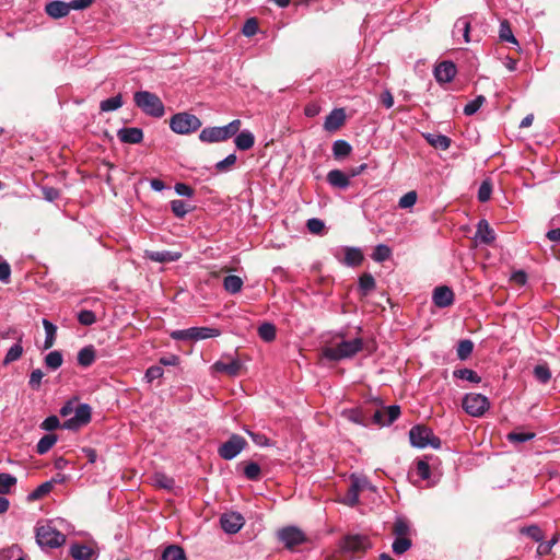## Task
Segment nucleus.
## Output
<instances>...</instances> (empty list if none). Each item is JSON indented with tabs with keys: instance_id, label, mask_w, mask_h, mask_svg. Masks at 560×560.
<instances>
[{
	"instance_id": "nucleus-7",
	"label": "nucleus",
	"mask_w": 560,
	"mask_h": 560,
	"mask_svg": "<svg viewBox=\"0 0 560 560\" xmlns=\"http://www.w3.org/2000/svg\"><path fill=\"white\" fill-rule=\"evenodd\" d=\"M489 407V399L482 394L469 393L463 398V408L471 417L483 416Z\"/></svg>"
},
{
	"instance_id": "nucleus-10",
	"label": "nucleus",
	"mask_w": 560,
	"mask_h": 560,
	"mask_svg": "<svg viewBox=\"0 0 560 560\" xmlns=\"http://www.w3.org/2000/svg\"><path fill=\"white\" fill-rule=\"evenodd\" d=\"M92 409L88 404H79L73 409V416L62 423V428L67 430H78L91 421Z\"/></svg>"
},
{
	"instance_id": "nucleus-18",
	"label": "nucleus",
	"mask_w": 560,
	"mask_h": 560,
	"mask_svg": "<svg viewBox=\"0 0 560 560\" xmlns=\"http://www.w3.org/2000/svg\"><path fill=\"white\" fill-rule=\"evenodd\" d=\"M180 253L171 250H145L144 257L155 262H173L180 258Z\"/></svg>"
},
{
	"instance_id": "nucleus-32",
	"label": "nucleus",
	"mask_w": 560,
	"mask_h": 560,
	"mask_svg": "<svg viewBox=\"0 0 560 560\" xmlns=\"http://www.w3.org/2000/svg\"><path fill=\"white\" fill-rule=\"evenodd\" d=\"M243 280L238 276L230 275L223 280V288L231 294H236L242 290Z\"/></svg>"
},
{
	"instance_id": "nucleus-31",
	"label": "nucleus",
	"mask_w": 560,
	"mask_h": 560,
	"mask_svg": "<svg viewBox=\"0 0 560 560\" xmlns=\"http://www.w3.org/2000/svg\"><path fill=\"white\" fill-rule=\"evenodd\" d=\"M352 151V147L346 140H336L332 143V155L336 160H343L348 155H350Z\"/></svg>"
},
{
	"instance_id": "nucleus-5",
	"label": "nucleus",
	"mask_w": 560,
	"mask_h": 560,
	"mask_svg": "<svg viewBox=\"0 0 560 560\" xmlns=\"http://www.w3.org/2000/svg\"><path fill=\"white\" fill-rule=\"evenodd\" d=\"M409 440L411 445L418 448L431 446L438 450L441 447L440 438L435 436L430 428L420 424L410 429Z\"/></svg>"
},
{
	"instance_id": "nucleus-22",
	"label": "nucleus",
	"mask_w": 560,
	"mask_h": 560,
	"mask_svg": "<svg viewBox=\"0 0 560 560\" xmlns=\"http://www.w3.org/2000/svg\"><path fill=\"white\" fill-rule=\"evenodd\" d=\"M45 12L52 19H61L70 13L68 2L55 0L46 4Z\"/></svg>"
},
{
	"instance_id": "nucleus-62",
	"label": "nucleus",
	"mask_w": 560,
	"mask_h": 560,
	"mask_svg": "<svg viewBox=\"0 0 560 560\" xmlns=\"http://www.w3.org/2000/svg\"><path fill=\"white\" fill-rule=\"evenodd\" d=\"M384 416L386 417L387 425L392 424L394 421L398 419L400 416V407L397 405H392L383 410Z\"/></svg>"
},
{
	"instance_id": "nucleus-57",
	"label": "nucleus",
	"mask_w": 560,
	"mask_h": 560,
	"mask_svg": "<svg viewBox=\"0 0 560 560\" xmlns=\"http://www.w3.org/2000/svg\"><path fill=\"white\" fill-rule=\"evenodd\" d=\"M416 471L421 480H428L430 478V465L425 459H419L416 463Z\"/></svg>"
},
{
	"instance_id": "nucleus-43",
	"label": "nucleus",
	"mask_w": 560,
	"mask_h": 560,
	"mask_svg": "<svg viewBox=\"0 0 560 560\" xmlns=\"http://www.w3.org/2000/svg\"><path fill=\"white\" fill-rule=\"evenodd\" d=\"M154 485L159 488L172 490L175 487L174 478L164 472H155L153 477Z\"/></svg>"
},
{
	"instance_id": "nucleus-47",
	"label": "nucleus",
	"mask_w": 560,
	"mask_h": 560,
	"mask_svg": "<svg viewBox=\"0 0 560 560\" xmlns=\"http://www.w3.org/2000/svg\"><path fill=\"white\" fill-rule=\"evenodd\" d=\"M122 106V97L120 94L106 98L101 102L100 108L102 112H113Z\"/></svg>"
},
{
	"instance_id": "nucleus-56",
	"label": "nucleus",
	"mask_w": 560,
	"mask_h": 560,
	"mask_svg": "<svg viewBox=\"0 0 560 560\" xmlns=\"http://www.w3.org/2000/svg\"><path fill=\"white\" fill-rule=\"evenodd\" d=\"M524 535L532 538L534 541H541L544 539L542 530L537 525H530L522 528Z\"/></svg>"
},
{
	"instance_id": "nucleus-14",
	"label": "nucleus",
	"mask_w": 560,
	"mask_h": 560,
	"mask_svg": "<svg viewBox=\"0 0 560 560\" xmlns=\"http://www.w3.org/2000/svg\"><path fill=\"white\" fill-rule=\"evenodd\" d=\"M432 300L438 307H448L454 303V293L448 287L441 285L434 289Z\"/></svg>"
},
{
	"instance_id": "nucleus-53",
	"label": "nucleus",
	"mask_w": 560,
	"mask_h": 560,
	"mask_svg": "<svg viewBox=\"0 0 560 560\" xmlns=\"http://www.w3.org/2000/svg\"><path fill=\"white\" fill-rule=\"evenodd\" d=\"M52 490V481H46L39 485L30 495L31 500H38Z\"/></svg>"
},
{
	"instance_id": "nucleus-50",
	"label": "nucleus",
	"mask_w": 560,
	"mask_h": 560,
	"mask_svg": "<svg viewBox=\"0 0 560 560\" xmlns=\"http://www.w3.org/2000/svg\"><path fill=\"white\" fill-rule=\"evenodd\" d=\"M16 485V478L7 472H0V494L10 493L11 488Z\"/></svg>"
},
{
	"instance_id": "nucleus-4",
	"label": "nucleus",
	"mask_w": 560,
	"mask_h": 560,
	"mask_svg": "<svg viewBox=\"0 0 560 560\" xmlns=\"http://www.w3.org/2000/svg\"><path fill=\"white\" fill-rule=\"evenodd\" d=\"M201 120L194 114L183 112L173 115L170 119V128L178 135H188L201 127Z\"/></svg>"
},
{
	"instance_id": "nucleus-54",
	"label": "nucleus",
	"mask_w": 560,
	"mask_h": 560,
	"mask_svg": "<svg viewBox=\"0 0 560 560\" xmlns=\"http://www.w3.org/2000/svg\"><path fill=\"white\" fill-rule=\"evenodd\" d=\"M535 438V433L533 432H510L506 439L511 443H524L530 441Z\"/></svg>"
},
{
	"instance_id": "nucleus-19",
	"label": "nucleus",
	"mask_w": 560,
	"mask_h": 560,
	"mask_svg": "<svg viewBox=\"0 0 560 560\" xmlns=\"http://www.w3.org/2000/svg\"><path fill=\"white\" fill-rule=\"evenodd\" d=\"M241 368H242V363L237 359H231L228 362H225L223 360H220V361H217L212 365V369L215 372L224 373V374H228L230 376L238 375V373L241 371Z\"/></svg>"
},
{
	"instance_id": "nucleus-34",
	"label": "nucleus",
	"mask_w": 560,
	"mask_h": 560,
	"mask_svg": "<svg viewBox=\"0 0 560 560\" xmlns=\"http://www.w3.org/2000/svg\"><path fill=\"white\" fill-rule=\"evenodd\" d=\"M22 337L19 338L18 342L14 343L5 353L3 359V365H8L14 361H18L23 354Z\"/></svg>"
},
{
	"instance_id": "nucleus-3",
	"label": "nucleus",
	"mask_w": 560,
	"mask_h": 560,
	"mask_svg": "<svg viewBox=\"0 0 560 560\" xmlns=\"http://www.w3.org/2000/svg\"><path fill=\"white\" fill-rule=\"evenodd\" d=\"M241 120L234 119L222 127H208L199 133V140L205 143H214L225 141L235 136L241 128Z\"/></svg>"
},
{
	"instance_id": "nucleus-28",
	"label": "nucleus",
	"mask_w": 560,
	"mask_h": 560,
	"mask_svg": "<svg viewBox=\"0 0 560 560\" xmlns=\"http://www.w3.org/2000/svg\"><path fill=\"white\" fill-rule=\"evenodd\" d=\"M424 139L429 144L440 150H447L451 147V139L441 133H425Z\"/></svg>"
},
{
	"instance_id": "nucleus-59",
	"label": "nucleus",
	"mask_w": 560,
	"mask_h": 560,
	"mask_svg": "<svg viewBox=\"0 0 560 560\" xmlns=\"http://www.w3.org/2000/svg\"><path fill=\"white\" fill-rule=\"evenodd\" d=\"M244 431L252 438L253 442L257 446H269L270 445V441L265 434L259 433V432H253L247 428H244Z\"/></svg>"
},
{
	"instance_id": "nucleus-60",
	"label": "nucleus",
	"mask_w": 560,
	"mask_h": 560,
	"mask_svg": "<svg viewBox=\"0 0 560 560\" xmlns=\"http://www.w3.org/2000/svg\"><path fill=\"white\" fill-rule=\"evenodd\" d=\"M236 160H237V158L234 153L229 154L225 159H223L222 161H219L215 164V170L218 172H226L236 163Z\"/></svg>"
},
{
	"instance_id": "nucleus-16",
	"label": "nucleus",
	"mask_w": 560,
	"mask_h": 560,
	"mask_svg": "<svg viewBox=\"0 0 560 560\" xmlns=\"http://www.w3.org/2000/svg\"><path fill=\"white\" fill-rule=\"evenodd\" d=\"M346 120V113L343 108H335L326 117L324 121V128L327 131L338 130Z\"/></svg>"
},
{
	"instance_id": "nucleus-1",
	"label": "nucleus",
	"mask_w": 560,
	"mask_h": 560,
	"mask_svg": "<svg viewBox=\"0 0 560 560\" xmlns=\"http://www.w3.org/2000/svg\"><path fill=\"white\" fill-rule=\"evenodd\" d=\"M364 342L362 338H354L351 340L342 339L331 346H326L322 350V354L329 361H342L353 358L357 353L363 350Z\"/></svg>"
},
{
	"instance_id": "nucleus-23",
	"label": "nucleus",
	"mask_w": 560,
	"mask_h": 560,
	"mask_svg": "<svg viewBox=\"0 0 560 560\" xmlns=\"http://www.w3.org/2000/svg\"><path fill=\"white\" fill-rule=\"evenodd\" d=\"M453 37L459 38L463 37L465 43L470 42L469 33H470V21L467 16L459 18L453 27Z\"/></svg>"
},
{
	"instance_id": "nucleus-61",
	"label": "nucleus",
	"mask_w": 560,
	"mask_h": 560,
	"mask_svg": "<svg viewBox=\"0 0 560 560\" xmlns=\"http://www.w3.org/2000/svg\"><path fill=\"white\" fill-rule=\"evenodd\" d=\"M306 228L313 234H320L325 229V223L320 219L312 218L307 220Z\"/></svg>"
},
{
	"instance_id": "nucleus-27",
	"label": "nucleus",
	"mask_w": 560,
	"mask_h": 560,
	"mask_svg": "<svg viewBox=\"0 0 560 560\" xmlns=\"http://www.w3.org/2000/svg\"><path fill=\"white\" fill-rule=\"evenodd\" d=\"M499 39L501 42L510 43V44L514 45L517 49H521L520 44H518L516 37L514 36L511 25L508 20H502L500 22Z\"/></svg>"
},
{
	"instance_id": "nucleus-29",
	"label": "nucleus",
	"mask_w": 560,
	"mask_h": 560,
	"mask_svg": "<svg viewBox=\"0 0 560 560\" xmlns=\"http://www.w3.org/2000/svg\"><path fill=\"white\" fill-rule=\"evenodd\" d=\"M218 328L211 327H191V340H202L220 336Z\"/></svg>"
},
{
	"instance_id": "nucleus-36",
	"label": "nucleus",
	"mask_w": 560,
	"mask_h": 560,
	"mask_svg": "<svg viewBox=\"0 0 560 560\" xmlns=\"http://www.w3.org/2000/svg\"><path fill=\"white\" fill-rule=\"evenodd\" d=\"M43 326H44V329L46 332V338L44 341V349L47 350V349L51 348L55 343L57 327L48 319H43Z\"/></svg>"
},
{
	"instance_id": "nucleus-52",
	"label": "nucleus",
	"mask_w": 560,
	"mask_h": 560,
	"mask_svg": "<svg viewBox=\"0 0 560 560\" xmlns=\"http://www.w3.org/2000/svg\"><path fill=\"white\" fill-rule=\"evenodd\" d=\"M486 102V97L482 95L477 96L475 100L468 102L464 107V114L466 116H471L476 114L482 104Z\"/></svg>"
},
{
	"instance_id": "nucleus-6",
	"label": "nucleus",
	"mask_w": 560,
	"mask_h": 560,
	"mask_svg": "<svg viewBox=\"0 0 560 560\" xmlns=\"http://www.w3.org/2000/svg\"><path fill=\"white\" fill-rule=\"evenodd\" d=\"M36 541L40 547L58 548L66 542V536L49 524L36 529Z\"/></svg>"
},
{
	"instance_id": "nucleus-24",
	"label": "nucleus",
	"mask_w": 560,
	"mask_h": 560,
	"mask_svg": "<svg viewBox=\"0 0 560 560\" xmlns=\"http://www.w3.org/2000/svg\"><path fill=\"white\" fill-rule=\"evenodd\" d=\"M235 147L241 151H246L253 148L255 143V137L249 130H242L235 135L234 139Z\"/></svg>"
},
{
	"instance_id": "nucleus-30",
	"label": "nucleus",
	"mask_w": 560,
	"mask_h": 560,
	"mask_svg": "<svg viewBox=\"0 0 560 560\" xmlns=\"http://www.w3.org/2000/svg\"><path fill=\"white\" fill-rule=\"evenodd\" d=\"M476 237L486 244H490L494 241L493 230L489 226V223L486 220L479 221Z\"/></svg>"
},
{
	"instance_id": "nucleus-2",
	"label": "nucleus",
	"mask_w": 560,
	"mask_h": 560,
	"mask_svg": "<svg viewBox=\"0 0 560 560\" xmlns=\"http://www.w3.org/2000/svg\"><path fill=\"white\" fill-rule=\"evenodd\" d=\"M133 102L147 116L161 118L165 114L164 104L155 93L138 91L133 94Z\"/></svg>"
},
{
	"instance_id": "nucleus-12",
	"label": "nucleus",
	"mask_w": 560,
	"mask_h": 560,
	"mask_svg": "<svg viewBox=\"0 0 560 560\" xmlns=\"http://www.w3.org/2000/svg\"><path fill=\"white\" fill-rule=\"evenodd\" d=\"M222 529L228 534H236L244 525V517L236 512L224 513L220 517Z\"/></svg>"
},
{
	"instance_id": "nucleus-25",
	"label": "nucleus",
	"mask_w": 560,
	"mask_h": 560,
	"mask_svg": "<svg viewBox=\"0 0 560 560\" xmlns=\"http://www.w3.org/2000/svg\"><path fill=\"white\" fill-rule=\"evenodd\" d=\"M363 261V254L360 248L346 247L342 264L349 267L360 266Z\"/></svg>"
},
{
	"instance_id": "nucleus-63",
	"label": "nucleus",
	"mask_w": 560,
	"mask_h": 560,
	"mask_svg": "<svg viewBox=\"0 0 560 560\" xmlns=\"http://www.w3.org/2000/svg\"><path fill=\"white\" fill-rule=\"evenodd\" d=\"M492 186L489 182H482L478 189V200L486 202L490 199Z\"/></svg>"
},
{
	"instance_id": "nucleus-49",
	"label": "nucleus",
	"mask_w": 560,
	"mask_h": 560,
	"mask_svg": "<svg viewBox=\"0 0 560 560\" xmlns=\"http://www.w3.org/2000/svg\"><path fill=\"white\" fill-rule=\"evenodd\" d=\"M412 542L409 537H396L393 541L392 549L395 555H402L409 550Z\"/></svg>"
},
{
	"instance_id": "nucleus-15",
	"label": "nucleus",
	"mask_w": 560,
	"mask_h": 560,
	"mask_svg": "<svg viewBox=\"0 0 560 560\" xmlns=\"http://www.w3.org/2000/svg\"><path fill=\"white\" fill-rule=\"evenodd\" d=\"M117 137L122 143L138 144L143 140V131L137 127H125L117 131Z\"/></svg>"
},
{
	"instance_id": "nucleus-35",
	"label": "nucleus",
	"mask_w": 560,
	"mask_h": 560,
	"mask_svg": "<svg viewBox=\"0 0 560 560\" xmlns=\"http://www.w3.org/2000/svg\"><path fill=\"white\" fill-rule=\"evenodd\" d=\"M56 434H46L38 441L36 445V452L39 455H44L51 450V447L57 443Z\"/></svg>"
},
{
	"instance_id": "nucleus-21",
	"label": "nucleus",
	"mask_w": 560,
	"mask_h": 560,
	"mask_svg": "<svg viewBox=\"0 0 560 560\" xmlns=\"http://www.w3.org/2000/svg\"><path fill=\"white\" fill-rule=\"evenodd\" d=\"M342 416L347 420H349L355 424H360L363 427L370 425V416L368 415V410L359 409V408L347 409V410H343Z\"/></svg>"
},
{
	"instance_id": "nucleus-33",
	"label": "nucleus",
	"mask_w": 560,
	"mask_h": 560,
	"mask_svg": "<svg viewBox=\"0 0 560 560\" xmlns=\"http://www.w3.org/2000/svg\"><path fill=\"white\" fill-rule=\"evenodd\" d=\"M162 560H186V555L182 547L171 545L164 549Z\"/></svg>"
},
{
	"instance_id": "nucleus-9",
	"label": "nucleus",
	"mask_w": 560,
	"mask_h": 560,
	"mask_svg": "<svg viewBox=\"0 0 560 560\" xmlns=\"http://www.w3.org/2000/svg\"><path fill=\"white\" fill-rule=\"evenodd\" d=\"M247 446L246 440L238 435L232 434L228 441L222 443L218 448L219 456L225 460L235 458Z\"/></svg>"
},
{
	"instance_id": "nucleus-64",
	"label": "nucleus",
	"mask_w": 560,
	"mask_h": 560,
	"mask_svg": "<svg viewBox=\"0 0 560 560\" xmlns=\"http://www.w3.org/2000/svg\"><path fill=\"white\" fill-rule=\"evenodd\" d=\"M164 370L160 365H152L145 371V378L149 383L162 377Z\"/></svg>"
},
{
	"instance_id": "nucleus-58",
	"label": "nucleus",
	"mask_w": 560,
	"mask_h": 560,
	"mask_svg": "<svg viewBox=\"0 0 560 560\" xmlns=\"http://www.w3.org/2000/svg\"><path fill=\"white\" fill-rule=\"evenodd\" d=\"M78 320L81 325L91 326L96 322V316L90 310H82L78 313Z\"/></svg>"
},
{
	"instance_id": "nucleus-20",
	"label": "nucleus",
	"mask_w": 560,
	"mask_h": 560,
	"mask_svg": "<svg viewBox=\"0 0 560 560\" xmlns=\"http://www.w3.org/2000/svg\"><path fill=\"white\" fill-rule=\"evenodd\" d=\"M69 552L74 560H95L96 552L83 544H72Z\"/></svg>"
},
{
	"instance_id": "nucleus-11",
	"label": "nucleus",
	"mask_w": 560,
	"mask_h": 560,
	"mask_svg": "<svg viewBox=\"0 0 560 560\" xmlns=\"http://www.w3.org/2000/svg\"><path fill=\"white\" fill-rule=\"evenodd\" d=\"M278 537L283 545L292 549L293 547L301 545L305 540V536L302 530H300L298 527L289 526L280 529L278 532Z\"/></svg>"
},
{
	"instance_id": "nucleus-38",
	"label": "nucleus",
	"mask_w": 560,
	"mask_h": 560,
	"mask_svg": "<svg viewBox=\"0 0 560 560\" xmlns=\"http://www.w3.org/2000/svg\"><path fill=\"white\" fill-rule=\"evenodd\" d=\"M170 205L174 215L179 219L184 218L191 210V207L182 199H174Z\"/></svg>"
},
{
	"instance_id": "nucleus-17",
	"label": "nucleus",
	"mask_w": 560,
	"mask_h": 560,
	"mask_svg": "<svg viewBox=\"0 0 560 560\" xmlns=\"http://www.w3.org/2000/svg\"><path fill=\"white\" fill-rule=\"evenodd\" d=\"M327 183L341 190L347 189L350 186V176L340 170H331L326 176Z\"/></svg>"
},
{
	"instance_id": "nucleus-41",
	"label": "nucleus",
	"mask_w": 560,
	"mask_h": 560,
	"mask_svg": "<svg viewBox=\"0 0 560 560\" xmlns=\"http://www.w3.org/2000/svg\"><path fill=\"white\" fill-rule=\"evenodd\" d=\"M350 480V487L353 488V492L357 491L360 494V492L366 489H372V486L366 477L352 474Z\"/></svg>"
},
{
	"instance_id": "nucleus-8",
	"label": "nucleus",
	"mask_w": 560,
	"mask_h": 560,
	"mask_svg": "<svg viewBox=\"0 0 560 560\" xmlns=\"http://www.w3.org/2000/svg\"><path fill=\"white\" fill-rule=\"evenodd\" d=\"M343 552L358 555L364 553L371 548V541L368 536L361 534L347 535L340 542Z\"/></svg>"
},
{
	"instance_id": "nucleus-44",
	"label": "nucleus",
	"mask_w": 560,
	"mask_h": 560,
	"mask_svg": "<svg viewBox=\"0 0 560 560\" xmlns=\"http://www.w3.org/2000/svg\"><path fill=\"white\" fill-rule=\"evenodd\" d=\"M453 376L455 378L465 380L470 383H479L481 381V377L472 370L470 369H458L453 372Z\"/></svg>"
},
{
	"instance_id": "nucleus-39",
	"label": "nucleus",
	"mask_w": 560,
	"mask_h": 560,
	"mask_svg": "<svg viewBox=\"0 0 560 560\" xmlns=\"http://www.w3.org/2000/svg\"><path fill=\"white\" fill-rule=\"evenodd\" d=\"M62 362H63L62 353L58 350L50 351L45 357L46 366L52 371L59 369L62 365Z\"/></svg>"
},
{
	"instance_id": "nucleus-26",
	"label": "nucleus",
	"mask_w": 560,
	"mask_h": 560,
	"mask_svg": "<svg viewBox=\"0 0 560 560\" xmlns=\"http://www.w3.org/2000/svg\"><path fill=\"white\" fill-rule=\"evenodd\" d=\"M77 359H78V364L80 366H82V368L91 366L95 362V359H96L95 348L92 345L82 348L78 352Z\"/></svg>"
},
{
	"instance_id": "nucleus-13",
	"label": "nucleus",
	"mask_w": 560,
	"mask_h": 560,
	"mask_svg": "<svg viewBox=\"0 0 560 560\" xmlns=\"http://www.w3.org/2000/svg\"><path fill=\"white\" fill-rule=\"evenodd\" d=\"M456 66L452 61H442L434 69V77L440 83H448L456 75Z\"/></svg>"
},
{
	"instance_id": "nucleus-37",
	"label": "nucleus",
	"mask_w": 560,
	"mask_h": 560,
	"mask_svg": "<svg viewBox=\"0 0 560 560\" xmlns=\"http://www.w3.org/2000/svg\"><path fill=\"white\" fill-rule=\"evenodd\" d=\"M410 532L409 522L405 517H397L393 526V534L396 537H408Z\"/></svg>"
},
{
	"instance_id": "nucleus-42",
	"label": "nucleus",
	"mask_w": 560,
	"mask_h": 560,
	"mask_svg": "<svg viewBox=\"0 0 560 560\" xmlns=\"http://www.w3.org/2000/svg\"><path fill=\"white\" fill-rule=\"evenodd\" d=\"M474 350V342L469 339H463L457 345V358L459 360H466L470 357Z\"/></svg>"
},
{
	"instance_id": "nucleus-48",
	"label": "nucleus",
	"mask_w": 560,
	"mask_h": 560,
	"mask_svg": "<svg viewBox=\"0 0 560 560\" xmlns=\"http://www.w3.org/2000/svg\"><path fill=\"white\" fill-rule=\"evenodd\" d=\"M392 256V249L385 244H378L375 246L372 253V259L376 262H383Z\"/></svg>"
},
{
	"instance_id": "nucleus-45",
	"label": "nucleus",
	"mask_w": 560,
	"mask_h": 560,
	"mask_svg": "<svg viewBox=\"0 0 560 560\" xmlns=\"http://www.w3.org/2000/svg\"><path fill=\"white\" fill-rule=\"evenodd\" d=\"M375 288V279L371 273H363L359 278V290L363 295H368Z\"/></svg>"
},
{
	"instance_id": "nucleus-51",
	"label": "nucleus",
	"mask_w": 560,
	"mask_h": 560,
	"mask_svg": "<svg viewBox=\"0 0 560 560\" xmlns=\"http://www.w3.org/2000/svg\"><path fill=\"white\" fill-rule=\"evenodd\" d=\"M534 376L540 383L546 384L551 378V372L546 364H539L534 368Z\"/></svg>"
},
{
	"instance_id": "nucleus-46",
	"label": "nucleus",
	"mask_w": 560,
	"mask_h": 560,
	"mask_svg": "<svg viewBox=\"0 0 560 560\" xmlns=\"http://www.w3.org/2000/svg\"><path fill=\"white\" fill-rule=\"evenodd\" d=\"M258 336L266 342L276 338V326L271 323H264L258 327Z\"/></svg>"
},
{
	"instance_id": "nucleus-40",
	"label": "nucleus",
	"mask_w": 560,
	"mask_h": 560,
	"mask_svg": "<svg viewBox=\"0 0 560 560\" xmlns=\"http://www.w3.org/2000/svg\"><path fill=\"white\" fill-rule=\"evenodd\" d=\"M243 472L248 480L256 481L260 478L261 468L257 463L248 462L244 464Z\"/></svg>"
},
{
	"instance_id": "nucleus-55",
	"label": "nucleus",
	"mask_w": 560,
	"mask_h": 560,
	"mask_svg": "<svg viewBox=\"0 0 560 560\" xmlns=\"http://www.w3.org/2000/svg\"><path fill=\"white\" fill-rule=\"evenodd\" d=\"M417 192L416 191H408L406 192L398 201V206L401 209H408L415 206L417 202Z\"/></svg>"
}]
</instances>
